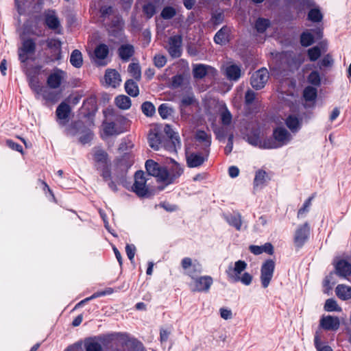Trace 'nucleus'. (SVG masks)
<instances>
[{"mask_svg": "<svg viewBox=\"0 0 351 351\" xmlns=\"http://www.w3.org/2000/svg\"><path fill=\"white\" fill-rule=\"evenodd\" d=\"M275 270V262L272 259H267L261 267V282L263 288H267L270 284Z\"/></svg>", "mask_w": 351, "mask_h": 351, "instance_id": "9d476101", "label": "nucleus"}, {"mask_svg": "<svg viewBox=\"0 0 351 351\" xmlns=\"http://www.w3.org/2000/svg\"><path fill=\"white\" fill-rule=\"evenodd\" d=\"M28 79V83L30 88L37 95H40L43 90L44 87L40 85L39 80L37 77L32 76L31 73H29L27 75Z\"/></svg>", "mask_w": 351, "mask_h": 351, "instance_id": "ea45409f", "label": "nucleus"}, {"mask_svg": "<svg viewBox=\"0 0 351 351\" xmlns=\"http://www.w3.org/2000/svg\"><path fill=\"white\" fill-rule=\"evenodd\" d=\"M167 51L172 58H179L182 55V45H167Z\"/></svg>", "mask_w": 351, "mask_h": 351, "instance_id": "052dcab7", "label": "nucleus"}, {"mask_svg": "<svg viewBox=\"0 0 351 351\" xmlns=\"http://www.w3.org/2000/svg\"><path fill=\"white\" fill-rule=\"evenodd\" d=\"M195 139L199 143H203L206 147H210L211 145V135L204 130H197L195 134Z\"/></svg>", "mask_w": 351, "mask_h": 351, "instance_id": "37998d69", "label": "nucleus"}, {"mask_svg": "<svg viewBox=\"0 0 351 351\" xmlns=\"http://www.w3.org/2000/svg\"><path fill=\"white\" fill-rule=\"evenodd\" d=\"M109 53L108 45H97L93 52V61L98 66H105L108 64L107 60Z\"/></svg>", "mask_w": 351, "mask_h": 351, "instance_id": "dca6fc26", "label": "nucleus"}, {"mask_svg": "<svg viewBox=\"0 0 351 351\" xmlns=\"http://www.w3.org/2000/svg\"><path fill=\"white\" fill-rule=\"evenodd\" d=\"M228 223L237 230H240L242 226L241 216L240 214L237 215H230L227 218Z\"/></svg>", "mask_w": 351, "mask_h": 351, "instance_id": "5fc2aeb1", "label": "nucleus"}, {"mask_svg": "<svg viewBox=\"0 0 351 351\" xmlns=\"http://www.w3.org/2000/svg\"><path fill=\"white\" fill-rule=\"evenodd\" d=\"M145 169L149 175L157 178L159 182H162L163 179L166 178V167L160 165L154 160L149 159L145 162Z\"/></svg>", "mask_w": 351, "mask_h": 351, "instance_id": "ddd939ff", "label": "nucleus"}, {"mask_svg": "<svg viewBox=\"0 0 351 351\" xmlns=\"http://www.w3.org/2000/svg\"><path fill=\"white\" fill-rule=\"evenodd\" d=\"M285 124L293 133H295L302 128V119L295 114H289L285 119Z\"/></svg>", "mask_w": 351, "mask_h": 351, "instance_id": "cd10ccee", "label": "nucleus"}, {"mask_svg": "<svg viewBox=\"0 0 351 351\" xmlns=\"http://www.w3.org/2000/svg\"><path fill=\"white\" fill-rule=\"evenodd\" d=\"M207 160V156L202 153L192 152L186 155V165L189 168L198 167Z\"/></svg>", "mask_w": 351, "mask_h": 351, "instance_id": "393cba45", "label": "nucleus"}, {"mask_svg": "<svg viewBox=\"0 0 351 351\" xmlns=\"http://www.w3.org/2000/svg\"><path fill=\"white\" fill-rule=\"evenodd\" d=\"M321 49L318 45H315L312 48H310L307 51V55L309 60L312 62H315L321 56Z\"/></svg>", "mask_w": 351, "mask_h": 351, "instance_id": "4d7b16f0", "label": "nucleus"}, {"mask_svg": "<svg viewBox=\"0 0 351 351\" xmlns=\"http://www.w3.org/2000/svg\"><path fill=\"white\" fill-rule=\"evenodd\" d=\"M118 53L123 62H128L134 54V45H121Z\"/></svg>", "mask_w": 351, "mask_h": 351, "instance_id": "c756f323", "label": "nucleus"}, {"mask_svg": "<svg viewBox=\"0 0 351 351\" xmlns=\"http://www.w3.org/2000/svg\"><path fill=\"white\" fill-rule=\"evenodd\" d=\"M147 179L143 171H137L134 174V182L132 191L139 197H149L152 195L146 185Z\"/></svg>", "mask_w": 351, "mask_h": 351, "instance_id": "423d86ee", "label": "nucleus"}, {"mask_svg": "<svg viewBox=\"0 0 351 351\" xmlns=\"http://www.w3.org/2000/svg\"><path fill=\"white\" fill-rule=\"evenodd\" d=\"M40 94L45 101L52 104L56 103L60 99V92L49 90L45 87Z\"/></svg>", "mask_w": 351, "mask_h": 351, "instance_id": "72a5a7b5", "label": "nucleus"}, {"mask_svg": "<svg viewBox=\"0 0 351 351\" xmlns=\"http://www.w3.org/2000/svg\"><path fill=\"white\" fill-rule=\"evenodd\" d=\"M336 274L343 278L351 275V264L343 259L339 261L335 265Z\"/></svg>", "mask_w": 351, "mask_h": 351, "instance_id": "bb28decb", "label": "nucleus"}, {"mask_svg": "<svg viewBox=\"0 0 351 351\" xmlns=\"http://www.w3.org/2000/svg\"><path fill=\"white\" fill-rule=\"evenodd\" d=\"M316 42L313 34L311 32H304L301 36V44H313Z\"/></svg>", "mask_w": 351, "mask_h": 351, "instance_id": "69168bd1", "label": "nucleus"}, {"mask_svg": "<svg viewBox=\"0 0 351 351\" xmlns=\"http://www.w3.org/2000/svg\"><path fill=\"white\" fill-rule=\"evenodd\" d=\"M64 75V71L58 68H55L53 69V72L51 73L47 79V86L53 89L59 88L62 84Z\"/></svg>", "mask_w": 351, "mask_h": 351, "instance_id": "aec40b11", "label": "nucleus"}, {"mask_svg": "<svg viewBox=\"0 0 351 351\" xmlns=\"http://www.w3.org/2000/svg\"><path fill=\"white\" fill-rule=\"evenodd\" d=\"M213 283V279L210 276H203L193 278L194 287L191 289L193 292L209 291L211 285Z\"/></svg>", "mask_w": 351, "mask_h": 351, "instance_id": "f3484780", "label": "nucleus"}, {"mask_svg": "<svg viewBox=\"0 0 351 351\" xmlns=\"http://www.w3.org/2000/svg\"><path fill=\"white\" fill-rule=\"evenodd\" d=\"M70 63L75 68H80L83 64L82 55L80 51L75 49L70 57Z\"/></svg>", "mask_w": 351, "mask_h": 351, "instance_id": "79ce46f5", "label": "nucleus"}, {"mask_svg": "<svg viewBox=\"0 0 351 351\" xmlns=\"http://www.w3.org/2000/svg\"><path fill=\"white\" fill-rule=\"evenodd\" d=\"M162 3L161 0H152L143 7V11L148 18H151L156 12V5Z\"/></svg>", "mask_w": 351, "mask_h": 351, "instance_id": "c03bdc74", "label": "nucleus"}, {"mask_svg": "<svg viewBox=\"0 0 351 351\" xmlns=\"http://www.w3.org/2000/svg\"><path fill=\"white\" fill-rule=\"evenodd\" d=\"M308 82L314 86H319L321 84V78L317 71H312L307 77Z\"/></svg>", "mask_w": 351, "mask_h": 351, "instance_id": "bf43d9fd", "label": "nucleus"}, {"mask_svg": "<svg viewBox=\"0 0 351 351\" xmlns=\"http://www.w3.org/2000/svg\"><path fill=\"white\" fill-rule=\"evenodd\" d=\"M308 19L313 22H319L322 19V14L318 9H312L308 12Z\"/></svg>", "mask_w": 351, "mask_h": 351, "instance_id": "0e129e2a", "label": "nucleus"}, {"mask_svg": "<svg viewBox=\"0 0 351 351\" xmlns=\"http://www.w3.org/2000/svg\"><path fill=\"white\" fill-rule=\"evenodd\" d=\"M114 103L116 106L122 110H128L131 107V99L129 97L121 95L115 97Z\"/></svg>", "mask_w": 351, "mask_h": 351, "instance_id": "e433bc0d", "label": "nucleus"}, {"mask_svg": "<svg viewBox=\"0 0 351 351\" xmlns=\"http://www.w3.org/2000/svg\"><path fill=\"white\" fill-rule=\"evenodd\" d=\"M42 68L43 66L39 64L31 66H25L23 68V71L26 75H28V73H30L32 76L37 77L40 74Z\"/></svg>", "mask_w": 351, "mask_h": 351, "instance_id": "13d9d810", "label": "nucleus"}, {"mask_svg": "<svg viewBox=\"0 0 351 351\" xmlns=\"http://www.w3.org/2000/svg\"><path fill=\"white\" fill-rule=\"evenodd\" d=\"M128 71L134 79L139 82L141 79V69L138 63L132 62L129 64Z\"/></svg>", "mask_w": 351, "mask_h": 351, "instance_id": "a18cd8bd", "label": "nucleus"}, {"mask_svg": "<svg viewBox=\"0 0 351 351\" xmlns=\"http://www.w3.org/2000/svg\"><path fill=\"white\" fill-rule=\"evenodd\" d=\"M84 346L86 351H102L101 344L92 339L86 341Z\"/></svg>", "mask_w": 351, "mask_h": 351, "instance_id": "6e6d98bb", "label": "nucleus"}, {"mask_svg": "<svg viewBox=\"0 0 351 351\" xmlns=\"http://www.w3.org/2000/svg\"><path fill=\"white\" fill-rule=\"evenodd\" d=\"M158 113L162 119L169 118L173 113V109L167 103L160 104L158 108Z\"/></svg>", "mask_w": 351, "mask_h": 351, "instance_id": "603ef678", "label": "nucleus"}, {"mask_svg": "<svg viewBox=\"0 0 351 351\" xmlns=\"http://www.w3.org/2000/svg\"><path fill=\"white\" fill-rule=\"evenodd\" d=\"M261 130L259 128H252L246 134V139L249 144L258 147L261 142Z\"/></svg>", "mask_w": 351, "mask_h": 351, "instance_id": "c85d7f7f", "label": "nucleus"}, {"mask_svg": "<svg viewBox=\"0 0 351 351\" xmlns=\"http://www.w3.org/2000/svg\"><path fill=\"white\" fill-rule=\"evenodd\" d=\"M125 92L131 97H136L139 94V88L134 80L129 79L125 83Z\"/></svg>", "mask_w": 351, "mask_h": 351, "instance_id": "4c0bfd02", "label": "nucleus"}, {"mask_svg": "<svg viewBox=\"0 0 351 351\" xmlns=\"http://www.w3.org/2000/svg\"><path fill=\"white\" fill-rule=\"evenodd\" d=\"M261 149H271L279 148V145L276 143L273 136L261 140L258 146Z\"/></svg>", "mask_w": 351, "mask_h": 351, "instance_id": "09e8293b", "label": "nucleus"}, {"mask_svg": "<svg viewBox=\"0 0 351 351\" xmlns=\"http://www.w3.org/2000/svg\"><path fill=\"white\" fill-rule=\"evenodd\" d=\"M269 180L267 172L264 170L259 169L256 172L254 179V187L263 186Z\"/></svg>", "mask_w": 351, "mask_h": 351, "instance_id": "f704fd0d", "label": "nucleus"}, {"mask_svg": "<svg viewBox=\"0 0 351 351\" xmlns=\"http://www.w3.org/2000/svg\"><path fill=\"white\" fill-rule=\"evenodd\" d=\"M45 23L49 29L60 32V22L54 11L48 10L45 13Z\"/></svg>", "mask_w": 351, "mask_h": 351, "instance_id": "b1692460", "label": "nucleus"}, {"mask_svg": "<svg viewBox=\"0 0 351 351\" xmlns=\"http://www.w3.org/2000/svg\"><path fill=\"white\" fill-rule=\"evenodd\" d=\"M143 113L148 117H152L156 112L154 105L151 101H145L141 105Z\"/></svg>", "mask_w": 351, "mask_h": 351, "instance_id": "3c124183", "label": "nucleus"}, {"mask_svg": "<svg viewBox=\"0 0 351 351\" xmlns=\"http://www.w3.org/2000/svg\"><path fill=\"white\" fill-rule=\"evenodd\" d=\"M126 346V351H147L143 344L136 339L129 340Z\"/></svg>", "mask_w": 351, "mask_h": 351, "instance_id": "de8ad7c7", "label": "nucleus"}, {"mask_svg": "<svg viewBox=\"0 0 351 351\" xmlns=\"http://www.w3.org/2000/svg\"><path fill=\"white\" fill-rule=\"evenodd\" d=\"M36 45H21L19 48V59L21 63L25 64L29 60H35Z\"/></svg>", "mask_w": 351, "mask_h": 351, "instance_id": "412c9836", "label": "nucleus"}, {"mask_svg": "<svg viewBox=\"0 0 351 351\" xmlns=\"http://www.w3.org/2000/svg\"><path fill=\"white\" fill-rule=\"evenodd\" d=\"M183 172V168L179 163L173 160L172 165L169 169L166 167L167 176L165 177V179H163L162 183L165 184V185H169L174 183L175 181L181 176Z\"/></svg>", "mask_w": 351, "mask_h": 351, "instance_id": "2eb2a0df", "label": "nucleus"}, {"mask_svg": "<svg viewBox=\"0 0 351 351\" xmlns=\"http://www.w3.org/2000/svg\"><path fill=\"white\" fill-rule=\"evenodd\" d=\"M176 14V10L172 7H165L161 12V16L165 19H170Z\"/></svg>", "mask_w": 351, "mask_h": 351, "instance_id": "338daca9", "label": "nucleus"}, {"mask_svg": "<svg viewBox=\"0 0 351 351\" xmlns=\"http://www.w3.org/2000/svg\"><path fill=\"white\" fill-rule=\"evenodd\" d=\"M317 96V89L313 86H307L304 89L303 97L306 101H313Z\"/></svg>", "mask_w": 351, "mask_h": 351, "instance_id": "8fccbe9b", "label": "nucleus"}, {"mask_svg": "<svg viewBox=\"0 0 351 351\" xmlns=\"http://www.w3.org/2000/svg\"><path fill=\"white\" fill-rule=\"evenodd\" d=\"M80 134L79 142L82 145L89 143L93 138L94 134L82 121H73L66 129V134L68 136H76Z\"/></svg>", "mask_w": 351, "mask_h": 351, "instance_id": "20e7f679", "label": "nucleus"}, {"mask_svg": "<svg viewBox=\"0 0 351 351\" xmlns=\"http://www.w3.org/2000/svg\"><path fill=\"white\" fill-rule=\"evenodd\" d=\"M195 101L196 99L193 94L183 96L179 104V108L181 114H183L185 112V109L187 107L194 104Z\"/></svg>", "mask_w": 351, "mask_h": 351, "instance_id": "c9c22d12", "label": "nucleus"}, {"mask_svg": "<svg viewBox=\"0 0 351 351\" xmlns=\"http://www.w3.org/2000/svg\"><path fill=\"white\" fill-rule=\"evenodd\" d=\"M181 266L186 271V274L192 279L197 277V275L202 271V265L197 260L193 262L192 259L189 257H185L182 259Z\"/></svg>", "mask_w": 351, "mask_h": 351, "instance_id": "f8f14e48", "label": "nucleus"}, {"mask_svg": "<svg viewBox=\"0 0 351 351\" xmlns=\"http://www.w3.org/2000/svg\"><path fill=\"white\" fill-rule=\"evenodd\" d=\"M337 296L342 300L351 298V287L344 285H339L335 289Z\"/></svg>", "mask_w": 351, "mask_h": 351, "instance_id": "473e14b6", "label": "nucleus"}, {"mask_svg": "<svg viewBox=\"0 0 351 351\" xmlns=\"http://www.w3.org/2000/svg\"><path fill=\"white\" fill-rule=\"evenodd\" d=\"M134 164V156L132 153L125 152L114 160V171L121 175L125 174Z\"/></svg>", "mask_w": 351, "mask_h": 351, "instance_id": "6e6552de", "label": "nucleus"}, {"mask_svg": "<svg viewBox=\"0 0 351 351\" xmlns=\"http://www.w3.org/2000/svg\"><path fill=\"white\" fill-rule=\"evenodd\" d=\"M319 326L325 330L336 331L340 326L339 319L337 316L323 315L319 320Z\"/></svg>", "mask_w": 351, "mask_h": 351, "instance_id": "6ab92c4d", "label": "nucleus"}, {"mask_svg": "<svg viewBox=\"0 0 351 351\" xmlns=\"http://www.w3.org/2000/svg\"><path fill=\"white\" fill-rule=\"evenodd\" d=\"M247 264L245 261L239 260L234 263V266L230 265L226 271V273L229 278L234 282H237V278H239L241 273L245 270Z\"/></svg>", "mask_w": 351, "mask_h": 351, "instance_id": "a211bd4d", "label": "nucleus"}, {"mask_svg": "<svg viewBox=\"0 0 351 351\" xmlns=\"http://www.w3.org/2000/svg\"><path fill=\"white\" fill-rule=\"evenodd\" d=\"M324 308L326 311L332 312L338 310V305L334 299L330 298L326 300Z\"/></svg>", "mask_w": 351, "mask_h": 351, "instance_id": "e2e57ef3", "label": "nucleus"}, {"mask_svg": "<svg viewBox=\"0 0 351 351\" xmlns=\"http://www.w3.org/2000/svg\"><path fill=\"white\" fill-rule=\"evenodd\" d=\"M168 128H169L168 127ZM181 143L179 135L173 130L169 129L165 136L162 148L171 153H176L177 148H180Z\"/></svg>", "mask_w": 351, "mask_h": 351, "instance_id": "9b49d317", "label": "nucleus"}, {"mask_svg": "<svg viewBox=\"0 0 351 351\" xmlns=\"http://www.w3.org/2000/svg\"><path fill=\"white\" fill-rule=\"evenodd\" d=\"M219 115L221 124L223 125H230L232 120V115L226 105H223L219 110Z\"/></svg>", "mask_w": 351, "mask_h": 351, "instance_id": "a19ab883", "label": "nucleus"}, {"mask_svg": "<svg viewBox=\"0 0 351 351\" xmlns=\"http://www.w3.org/2000/svg\"><path fill=\"white\" fill-rule=\"evenodd\" d=\"M95 167L100 171V176L104 181L111 178L110 160L108 152L101 146H95L92 149Z\"/></svg>", "mask_w": 351, "mask_h": 351, "instance_id": "7ed1b4c3", "label": "nucleus"}, {"mask_svg": "<svg viewBox=\"0 0 351 351\" xmlns=\"http://www.w3.org/2000/svg\"><path fill=\"white\" fill-rule=\"evenodd\" d=\"M212 69L210 66L199 64H196L193 70V77L195 79H202L208 73V69Z\"/></svg>", "mask_w": 351, "mask_h": 351, "instance_id": "58836bf2", "label": "nucleus"}, {"mask_svg": "<svg viewBox=\"0 0 351 351\" xmlns=\"http://www.w3.org/2000/svg\"><path fill=\"white\" fill-rule=\"evenodd\" d=\"M311 235V226L306 221L303 224L299 225L295 230L293 234V245L297 250H300L308 242Z\"/></svg>", "mask_w": 351, "mask_h": 351, "instance_id": "39448f33", "label": "nucleus"}, {"mask_svg": "<svg viewBox=\"0 0 351 351\" xmlns=\"http://www.w3.org/2000/svg\"><path fill=\"white\" fill-rule=\"evenodd\" d=\"M71 110L70 106L65 102H62L57 107L56 114L60 125H64L68 122Z\"/></svg>", "mask_w": 351, "mask_h": 351, "instance_id": "5701e85b", "label": "nucleus"}, {"mask_svg": "<svg viewBox=\"0 0 351 351\" xmlns=\"http://www.w3.org/2000/svg\"><path fill=\"white\" fill-rule=\"evenodd\" d=\"M106 119L103 121L101 127L103 134L101 138L118 136L128 130V119L125 117L114 114L113 110L107 109L104 111Z\"/></svg>", "mask_w": 351, "mask_h": 351, "instance_id": "f257e3e1", "label": "nucleus"}, {"mask_svg": "<svg viewBox=\"0 0 351 351\" xmlns=\"http://www.w3.org/2000/svg\"><path fill=\"white\" fill-rule=\"evenodd\" d=\"M269 79V72L267 69L261 68L252 74L250 79L252 86L256 90L263 88Z\"/></svg>", "mask_w": 351, "mask_h": 351, "instance_id": "4468645a", "label": "nucleus"}, {"mask_svg": "<svg viewBox=\"0 0 351 351\" xmlns=\"http://www.w3.org/2000/svg\"><path fill=\"white\" fill-rule=\"evenodd\" d=\"M314 345L317 351H332L330 346L328 345L322 346L320 335L316 332L314 337Z\"/></svg>", "mask_w": 351, "mask_h": 351, "instance_id": "864d4df0", "label": "nucleus"}, {"mask_svg": "<svg viewBox=\"0 0 351 351\" xmlns=\"http://www.w3.org/2000/svg\"><path fill=\"white\" fill-rule=\"evenodd\" d=\"M271 56L279 61L280 66L289 71L298 70L305 60V55L293 51L271 52Z\"/></svg>", "mask_w": 351, "mask_h": 351, "instance_id": "f03ea898", "label": "nucleus"}, {"mask_svg": "<svg viewBox=\"0 0 351 351\" xmlns=\"http://www.w3.org/2000/svg\"><path fill=\"white\" fill-rule=\"evenodd\" d=\"M269 21L265 19H258L255 24V27L258 32H263L269 27Z\"/></svg>", "mask_w": 351, "mask_h": 351, "instance_id": "680f3d73", "label": "nucleus"}, {"mask_svg": "<svg viewBox=\"0 0 351 351\" xmlns=\"http://www.w3.org/2000/svg\"><path fill=\"white\" fill-rule=\"evenodd\" d=\"M167 63V58L162 55H156L154 58V64L158 68L163 67Z\"/></svg>", "mask_w": 351, "mask_h": 351, "instance_id": "774afa93", "label": "nucleus"}, {"mask_svg": "<svg viewBox=\"0 0 351 351\" xmlns=\"http://www.w3.org/2000/svg\"><path fill=\"white\" fill-rule=\"evenodd\" d=\"M230 29L228 27H222L217 32L214 40L216 44H225L230 41Z\"/></svg>", "mask_w": 351, "mask_h": 351, "instance_id": "7c9ffc66", "label": "nucleus"}, {"mask_svg": "<svg viewBox=\"0 0 351 351\" xmlns=\"http://www.w3.org/2000/svg\"><path fill=\"white\" fill-rule=\"evenodd\" d=\"M122 19L117 16L108 25V31L110 37V41L114 44H118L119 42H123Z\"/></svg>", "mask_w": 351, "mask_h": 351, "instance_id": "0eeeda50", "label": "nucleus"}, {"mask_svg": "<svg viewBox=\"0 0 351 351\" xmlns=\"http://www.w3.org/2000/svg\"><path fill=\"white\" fill-rule=\"evenodd\" d=\"M167 130L162 131L158 128H154L149 130L147 136V141L149 147L155 151L162 148L165 136Z\"/></svg>", "mask_w": 351, "mask_h": 351, "instance_id": "1a4fd4ad", "label": "nucleus"}, {"mask_svg": "<svg viewBox=\"0 0 351 351\" xmlns=\"http://www.w3.org/2000/svg\"><path fill=\"white\" fill-rule=\"evenodd\" d=\"M272 136L279 147L286 145L291 139L290 133L282 127H277L274 129Z\"/></svg>", "mask_w": 351, "mask_h": 351, "instance_id": "4be33fe9", "label": "nucleus"}, {"mask_svg": "<svg viewBox=\"0 0 351 351\" xmlns=\"http://www.w3.org/2000/svg\"><path fill=\"white\" fill-rule=\"evenodd\" d=\"M104 78L106 84L113 88H116L120 84L121 75L115 69H107L105 73Z\"/></svg>", "mask_w": 351, "mask_h": 351, "instance_id": "a878e982", "label": "nucleus"}, {"mask_svg": "<svg viewBox=\"0 0 351 351\" xmlns=\"http://www.w3.org/2000/svg\"><path fill=\"white\" fill-rule=\"evenodd\" d=\"M241 68L237 64H231L226 68V75L230 80H238L241 77Z\"/></svg>", "mask_w": 351, "mask_h": 351, "instance_id": "2f4dec72", "label": "nucleus"}, {"mask_svg": "<svg viewBox=\"0 0 351 351\" xmlns=\"http://www.w3.org/2000/svg\"><path fill=\"white\" fill-rule=\"evenodd\" d=\"M315 195L316 193H313L311 195V196H310L307 199L305 200L302 206L298 211V218L303 217L307 213L309 212L312 201L315 198Z\"/></svg>", "mask_w": 351, "mask_h": 351, "instance_id": "49530a36", "label": "nucleus"}]
</instances>
